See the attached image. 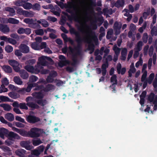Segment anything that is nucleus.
<instances>
[{
	"label": "nucleus",
	"mask_w": 157,
	"mask_h": 157,
	"mask_svg": "<svg viewBox=\"0 0 157 157\" xmlns=\"http://www.w3.org/2000/svg\"><path fill=\"white\" fill-rule=\"evenodd\" d=\"M151 34L152 36L157 35V24L156 26H154L151 29Z\"/></svg>",
	"instance_id": "32"
},
{
	"label": "nucleus",
	"mask_w": 157,
	"mask_h": 157,
	"mask_svg": "<svg viewBox=\"0 0 157 157\" xmlns=\"http://www.w3.org/2000/svg\"><path fill=\"white\" fill-rule=\"evenodd\" d=\"M70 32L71 34H74L75 36V40L77 42L78 44L77 46L75 47V49L77 51L78 53L79 54L80 52L81 44L82 43L83 38L81 36L79 33L76 31L74 28L71 29Z\"/></svg>",
	"instance_id": "2"
},
{
	"label": "nucleus",
	"mask_w": 157,
	"mask_h": 157,
	"mask_svg": "<svg viewBox=\"0 0 157 157\" xmlns=\"http://www.w3.org/2000/svg\"><path fill=\"white\" fill-rule=\"evenodd\" d=\"M14 123L16 127L18 128H23L25 126L24 124L18 122H14Z\"/></svg>",
	"instance_id": "55"
},
{
	"label": "nucleus",
	"mask_w": 157,
	"mask_h": 157,
	"mask_svg": "<svg viewBox=\"0 0 157 157\" xmlns=\"http://www.w3.org/2000/svg\"><path fill=\"white\" fill-rule=\"evenodd\" d=\"M147 75V71L146 70H145L141 78V81L142 82H144L146 79V77Z\"/></svg>",
	"instance_id": "49"
},
{
	"label": "nucleus",
	"mask_w": 157,
	"mask_h": 157,
	"mask_svg": "<svg viewBox=\"0 0 157 157\" xmlns=\"http://www.w3.org/2000/svg\"><path fill=\"white\" fill-rule=\"evenodd\" d=\"M18 72L20 76L22 79H26L29 77V74L25 70L20 69Z\"/></svg>",
	"instance_id": "14"
},
{
	"label": "nucleus",
	"mask_w": 157,
	"mask_h": 157,
	"mask_svg": "<svg viewBox=\"0 0 157 157\" xmlns=\"http://www.w3.org/2000/svg\"><path fill=\"white\" fill-rule=\"evenodd\" d=\"M124 0H117L115 3L114 6L116 7L119 8L123 7L124 6Z\"/></svg>",
	"instance_id": "24"
},
{
	"label": "nucleus",
	"mask_w": 157,
	"mask_h": 157,
	"mask_svg": "<svg viewBox=\"0 0 157 157\" xmlns=\"http://www.w3.org/2000/svg\"><path fill=\"white\" fill-rule=\"evenodd\" d=\"M122 27V24L121 22H118L116 21L115 22L113 25V29L115 31V34L117 35L119 34L120 32V29Z\"/></svg>",
	"instance_id": "8"
},
{
	"label": "nucleus",
	"mask_w": 157,
	"mask_h": 157,
	"mask_svg": "<svg viewBox=\"0 0 157 157\" xmlns=\"http://www.w3.org/2000/svg\"><path fill=\"white\" fill-rule=\"evenodd\" d=\"M63 13L67 16L69 20H74L75 21H77L79 19V17L77 14H72L71 16L69 15L67 13L63 12Z\"/></svg>",
	"instance_id": "11"
},
{
	"label": "nucleus",
	"mask_w": 157,
	"mask_h": 157,
	"mask_svg": "<svg viewBox=\"0 0 157 157\" xmlns=\"http://www.w3.org/2000/svg\"><path fill=\"white\" fill-rule=\"evenodd\" d=\"M36 102L39 105L43 106L46 104L47 101L46 99H40L36 101Z\"/></svg>",
	"instance_id": "28"
},
{
	"label": "nucleus",
	"mask_w": 157,
	"mask_h": 157,
	"mask_svg": "<svg viewBox=\"0 0 157 157\" xmlns=\"http://www.w3.org/2000/svg\"><path fill=\"white\" fill-rule=\"evenodd\" d=\"M55 89V86L52 84H48L44 87L43 90L44 92H48L51 91Z\"/></svg>",
	"instance_id": "19"
},
{
	"label": "nucleus",
	"mask_w": 157,
	"mask_h": 157,
	"mask_svg": "<svg viewBox=\"0 0 157 157\" xmlns=\"http://www.w3.org/2000/svg\"><path fill=\"white\" fill-rule=\"evenodd\" d=\"M121 63H119L117 66V72L118 74H121L122 75H124L126 71V68L125 67L121 68Z\"/></svg>",
	"instance_id": "13"
},
{
	"label": "nucleus",
	"mask_w": 157,
	"mask_h": 157,
	"mask_svg": "<svg viewBox=\"0 0 157 157\" xmlns=\"http://www.w3.org/2000/svg\"><path fill=\"white\" fill-rule=\"evenodd\" d=\"M41 21H42L41 25L43 26V27H47L49 26V23L45 20L44 19H41Z\"/></svg>",
	"instance_id": "56"
},
{
	"label": "nucleus",
	"mask_w": 157,
	"mask_h": 157,
	"mask_svg": "<svg viewBox=\"0 0 157 157\" xmlns=\"http://www.w3.org/2000/svg\"><path fill=\"white\" fill-rule=\"evenodd\" d=\"M113 50H114L116 55H118L120 52V49L117 47L116 45H114L113 48Z\"/></svg>",
	"instance_id": "46"
},
{
	"label": "nucleus",
	"mask_w": 157,
	"mask_h": 157,
	"mask_svg": "<svg viewBox=\"0 0 157 157\" xmlns=\"http://www.w3.org/2000/svg\"><path fill=\"white\" fill-rule=\"evenodd\" d=\"M1 40L5 41L7 43H8L13 45H15L17 44V41L14 39L10 38V37H7L5 36H2L0 38Z\"/></svg>",
	"instance_id": "9"
},
{
	"label": "nucleus",
	"mask_w": 157,
	"mask_h": 157,
	"mask_svg": "<svg viewBox=\"0 0 157 157\" xmlns=\"http://www.w3.org/2000/svg\"><path fill=\"white\" fill-rule=\"evenodd\" d=\"M19 133L22 136L26 137H29V131H27L23 130H21Z\"/></svg>",
	"instance_id": "38"
},
{
	"label": "nucleus",
	"mask_w": 157,
	"mask_h": 157,
	"mask_svg": "<svg viewBox=\"0 0 157 157\" xmlns=\"http://www.w3.org/2000/svg\"><path fill=\"white\" fill-rule=\"evenodd\" d=\"M1 102H12L13 101L10 99L9 97L4 96H1Z\"/></svg>",
	"instance_id": "31"
},
{
	"label": "nucleus",
	"mask_w": 157,
	"mask_h": 157,
	"mask_svg": "<svg viewBox=\"0 0 157 157\" xmlns=\"http://www.w3.org/2000/svg\"><path fill=\"white\" fill-rule=\"evenodd\" d=\"M46 81L48 83H52L54 82V79L53 78L49 75L47 76L46 79Z\"/></svg>",
	"instance_id": "57"
},
{
	"label": "nucleus",
	"mask_w": 157,
	"mask_h": 157,
	"mask_svg": "<svg viewBox=\"0 0 157 157\" xmlns=\"http://www.w3.org/2000/svg\"><path fill=\"white\" fill-rule=\"evenodd\" d=\"M73 3L71 2H68L67 4L65 3L64 8H68L72 9L73 8Z\"/></svg>",
	"instance_id": "52"
},
{
	"label": "nucleus",
	"mask_w": 157,
	"mask_h": 157,
	"mask_svg": "<svg viewBox=\"0 0 157 157\" xmlns=\"http://www.w3.org/2000/svg\"><path fill=\"white\" fill-rule=\"evenodd\" d=\"M20 145L22 147L25 148L27 150H29L31 149L28 141H21L20 143Z\"/></svg>",
	"instance_id": "20"
},
{
	"label": "nucleus",
	"mask_w": 157,
	"mask_h": 157,
	"mask_svg": "<svg viewBox=\"0 0 157 157\" xmlns=\"http://www.w3.org/2000/svg\"><path fill=\"white\" fill-rule=\"evenodd\" d=\"M38 79V77L32 75L29 78V80L31 82L36 81Z\"/></svg>",
	"instance_id": "59"
},
{
	"label": "nucleus",
	"mask_w": 157,
	"mask_h": 157,
	"mask_svg": "<svg viewBox=\"0 0 157 157\" xmlns=\"http://www.w3.org/2000/svg\"><path fill=\"white\" fill-rule=\"evenodd\" d=\"M15 120L17 121H18L22 123L25 124H26V122L25 121L24 119L18 116H17L15 117Z\"/></svg>",
	"instance_id": "51"
},
{
	"label": "nucleus",
	"mask_w": 157,
	"mask_h": 157,
	"mask_svg": "<svg viewBox=\"0 0 157 157\" xmlns=\"http://www.w3.org/2000/svg\"><path fill=\"white\" fill-rule=\"evenodd\" d=\"M36 70L37 73L40 72L41 74L43 75L48 74L49 72V70L47 69H42L40 70L36 68Z\"/></svg>",
	"instance_id": "37"
},
{
	"label": "nucleus",
	"mask_w": 157,
	"mask_h": 157,
	"mask_svg": "<svg viewBox=\"0 0 157 157\" xmlns=\"http://www.w3.org/2000/svg\"><path fill=\"white\" fill-rule=\"evenodd\" d=\"M0 106L2 107L5 111H10L11 109L10 105L6 104H0Z\"/></svg>",
	"instance_id": "27"
},
{
	"label": "nucleus",
	"mask_w": 157,
	"mask_h": 157,
	"mask_svg": "<svg viewBox=\"0 0 157 157\" xmlns=\"http://www.w3.org/2000/svg\"><path fill=\"white\" fill-rule=\"evenodd\" d=\"M8 136L9 140H7L5 142L6 144L8 146H10L13 143L10 140H12L13 139L17 140L20 139V136L17 134L12 131L9 133Z\"/></svg>",
	"instance_id": "3"
},
{
	"label": "nucleus",
	"mask_w": 157,
	"mask_h": 157,
	"mask_svg": "<svg viewBox=\"0 0 157 157\" xmlns=\"http://www.w3.org/2000/svg\"><path fill=\"white\" fill-rule=\"evenodd\" d=\"M2 86L5 87V86H7L9 84V81L7 78H2Z\"/></svg>",
	"instance_id": "36"
},
{
	"label": "nucleus",
	"mask_w": 157,
	"mask_h": 157,
	"mask_svg": "<svg viewBox=\"0 0 157 157\" xmlns=\"http://www.w3.org/2000/svg\"><path fill=\"white\" fill-rule=\"evenodd\" d=\"M46 59L50 62H54L53 60L50 57L47 56H41L38 59L39 63L38 64H40L43 66H46L48 62L45 59Z\"/></svg>",
	"instance_id": "5"
},
{
	"label": "nucleus",
	"mask_w": 157,
	"mask_h": 157,
	"mask_svg": "<svg viewBox=\"0 0 157 157\" xmlns=\"http://www.w3.org/2000/svg\"><path fill=\"white\" fill-rule=\"evenodd\" d=\"M27 105L25 103H20L19 108L21 109L27 110L28 109V108Z\"/></svg>",
	"instance_id": "42"
},
{
	"label": "nucleus",
	"mask_w": 157,
	"mask_h": 157,
	"mask_svg": "<svg viewBox=\"0 0 157 157\" xmlns=\"http://www.w3.org/2000/svg\"><path fill=\"white\" fill-rule=\"evenodd\" d=\"M72 62L70 63V64L72 66L75 67L78 63V60L77 58L75 56H73L72 59Z\"/></svg>",
	"instance_id": "41"
},
{
	"label": "nucleus",
	"mask_w": 157,
	"mask_h": 157,
	"mask_svg": "<svg viewBox=\"0 0 157 157\" xmlns=\"http://www.w3.org/2000/svg\"><path fill=\"white\" fill-rule=\"evenodd\" d=\"M35 32L36 34L38 35L42 36L44 34V32L42 29L35 30Z\"/></svg>",
	"instance_id": "50"
},
{
	"label": "nucleus",
	"mask_w": 157,
	"mask_h": 157,
	"mask_svg": "<svg viewBox=\"0 0 157 157\" xmlns=\"http://www.w3.org/2000/svg\"><path fill=\"white\" fill-rule=\"evenodd\" d=\"M148 37L147 33H144L142 38L143 41L144 43L146 44L147 42Z\"/></svg>",
	"instance_id": "47"
},
{
	"label": "nucleus",
	"mask_w": 157,
	"mask_h": 157,
	"mask_svg": "<svg viewBox=\"0 0 157 157\" xmlns=\"http://www.w3.org/2000/svg\"><path fill=\"white\" fill-rule=\"evenodd\" d=\"M33 21L34 20L32 18H26L24 20V22L26 24H28L29 26H30Z\"/></svg>",
	"instance_id": "44"
},
{
	"label": "nucleus",
	"mask_w": 157,
	"mask_h": 157,
	"mask_svg": "<svg viewBox=\"0 0 157 157\" xmlns=\"http://www.w3.org/2000/svg\"><path fill=\"white\" fill-rule=\"evenodd\" d=\"M13 81L17 85H21L23 83L22 81L19 76H14L13 78Z\"/></svg>",
	"instance_id": "29"
},
{
	"label": "nucleus",
	"mask_w": 157,
	"mask_h": 157,
	"mask_svg": "<svg viewBox=\"0 0 157 157\" xmlns=\"http://www.w3.org/2000/svg\"><path fill=\"white\" fill-rule=\"evenodd\" d=\"M13 50V47L10 45H8L5 47V50L8 53L11 52Z\"/></svg>",
	"instance_id": "48"
},
{
	"label": "nucleus",
	"mask_w": 157,
	"mask_h": 157,
	"mask_svg": "<svg viewBox=\"0 0 157 157\" xmlns=\"http://www.w3.org/2000/svg\"><path fill=\"white\" fill-rule=\"evenodd\" d=\"M23 16L25 17H32L34 15L33 12L32 11L25 10Z\"/></svg>",
	"instance_id": "35"
},
{
	"label": "nucleus",
	"mask_w": 157,
	"mask_h": 157,
	"mask_svg": "<svg viewBox=\"0 0 157 157\" xmlns=\"http://www.w3.org/2000/svg\"><path fill=\"white\" fill-rule=\"evenodd\" d=\"M32 8L34 10L39 11L40 9V5L37 3H36L32 5Z\"/></svg>",
	"instance_id": "40"
},
{
	"label": "nucleus",
	"mask_w": 157,
	"mask_h": 157,
	"mask_svg": "<svg viewBox=\"0 0 157 157\" xmlns=\"http://www.w3.org/2000/svg\"><path fill=\"white\" fill-rule=\"evenodd\" d=\"M2 70L6 73L10 74L12 72V69L11 67L8 65H4L1 66Z\"/></svg>",
	"instance_id": "15"
},
{
	"label": "nucleus",
	"mask_w": 157,
	"mask_h": 157,
	"mask_svg": "<svg viewBox=\"0 0 157 157\" xmlns=\"http://www.w3.org/2000/svg\"><path fill=\"white\" fill-rule=\"evenodd\" d=\"M22 7L25 9L29 10L32 8V4L30 2H26L23 4Z\"/></svg>",
	"instance_id": "34"
},
{
	"label": "nucleus",
	"mask_w": 157,
	"mask_h": 157,
	"mask_svg": "<svg viewBox=\"0 0 157 157\" xmlns=\"http://www.w3.org/2000/svg\"><path fill=\"white\" fill-rule=\"evenodd\" d=\"M20 47V50L23 53H28L29 51V47L26 44H21Z\"/></svg>",
	"instance_id": "16"
},
{
	"label": "nucleus",
	"mask_w": 157,
	"mask_h": 157,
	"mask_svg": "<svg viewBox=\"0 0 157 157\" xmlns=\"http://www.w3.org/2000/svg\"><path fill=\"white\" fill-rule=\"evenodd\" d=\"M24 68L29 72L32 73H34L35 72H37L36 69H35L33 66H32L27 65L25 66Z\"/></svg>",
	"instance_id": "23"
},
{
	"label": "nucleus",
	"mask_w": 157,
	"mask_h": 157,
	"mask_svg": "<svg viewBox=\"0 0 157 157\" xmlns=\"http://www.w3.org/2000/svg\"><path fill=\"white\" fill-rule=\"evenodd\" d=\"M6 117L9 121H12L14 120V117L13 115L11 113H7L6 115Z\"/></svg>",
	"instance_id": "30"
},
{
	"label": "nucleus",
	"mask_w": 157,
	"mask_h": 157,
	"mask_svg": "<svg viewBox=\"0 0 157 157\" xmlns=\"http://www.w3.org/2000/svg\"><path fill=\"white\" fill-rule=\"evenodd\" d=\"M25 10L19 8L17 10V13L19 15H24Z\"/></svg>",
	"instance_id": "60"
},
{
	"label": "nucleus",
	"mask_w": 157,
	"mask_h": 157,
	"mask_svg": "<svg viewBox=\"0 0 157 157\" xmlns=\"http://www.w3.org/2000/svg\"><path fill=\"white\" fill-rule=\"evenodd\" d=\"M14 4L17 6H23V2L20 0H17L14 2Z\"/></svg>",
	"instance_id": "62"
},
{
	"label": "nucleus",
	"mask_w": 157,
	"mask_h": 157,
	"mask_svg": "<svg viewBox=\"0 0 157 157\" xmlns=\"http://www.w3.org/2000/svg\"><path fill=\"white\" fill-rule=\"evenodd\" d=\"M32 95L34 98L38 99H43L44 97V94L41 91L38 92H34L32 93Z\"/></svg>",
	"instance_id": "12"
},
{
	"label": "nucleus",
	"mask_w": 157,
	"mask_h": 157,
	"mask_svg": "<svg viewBox=\"0 0 157 157\" xmlns=\"http://www.w3.org/2000/svg\"><path fill=\"white\" fill-rule=\"evenodd\" d=\"M117 76L115 75H113L110 78V82H113L114 84H117Z\"/></svg>",
	"instance_id": "43"
},
{
	"label": "nucleus",
	"mask_w": 157,
	"mask_h": 157,
	"mask_svg": "<svg viewBox=\"0 0 157 157\" xmlns=\"http://www.w3.org/2000/svg\"><path fill=\"white\" fill-rule=\"evenodd\" d=\"M150 12L149 10H147V12H144L143 13V17L145 19H147V16L150 15Z\"/></svg>",
	"instance_id": "63"
},
{
	"label": "nucleus",
	"mask_w": 157,
	"mask_h": 157,
	"mask_svg": "<svg viewBox=\"0 0 157 157\" xmlns=\"http://www.w3.org/2000/svg\"><path fill=\"white\" fill-rule=\"evenodd\" d=\"M8 63L13 67L16 72H18L20 69L19 67V63L17 61L13 59H9L8 61Z\"/></svg>",
	"instance_id": "6"
},
{
	"label": "nucleus",
	"mask_w": 157,
	"mask_h": 157,
	"mask_svg": "<svg viewBox=\"0 0 157 157\" xmlns=\"http://www.w3.org/2000/svg\"><path fill=\"white\" fill-rule=\"evenodd\" d=\"M8 21L10 23L14 24H18L19 22L18 20L14 18L11 17L8 18Z\"/></svg>",
	"instance_id": "33"
},
{
	"label": "nucleus",
	"mask_w": 157,
	"mask_h": 157,
	"mask_svg": "<svg viewBox=\"0 0 157 157\" xmlns=\"http://www.w3.org/2000/svg\"><path fill=\"white\" fill-rule=\"evenodd\" d=\"M27 121L29 123L33 124L40 121V118L32 115H29L26 117Z\"/></svg>",
	"instance_id": "7"
},
{
	"label": "nucleus",
	"mask_w": 157,
	"mask_h": 157,
	"mask_svg": "<svg viewBox=\"0 0 157 157\" xmlns=\"http://www.w3.org/2000/svg\"><path fill=\"white\" fill-rule=\"evenodd\" d=\"M55 2L60 6L61 9H63L64 8L65 4L62 2L56 1Z\"/></svg>",
	"instance_id": "58"
},
{
	"label": "nucleus",
	"mask_w": 157,
	"mask_h": 157,
	"mask_svg": "<svg viewBox=\"0 0 157 157\" xmlns=\"http://www.w3.org/2000/svg\"><path fill=\"white\" fill-rule=\"evenodd\" d=\"M130 69L128 71L132 73H134L136 71V69L134 67V63H132L131 64L130 66Z\"/></svg>",
	"instance_id": "53"
},
{
	"label": "nucleus",
	"mask_w": 157,
	"mask_h": 157,
	"mask_svg": "<svg viewBox=\"0 0 157 157\" xmlns=\"http://www.w3.org/2000/svg\"><path fill=\"white\" fill-rule=\"evenodd\" d=\"M26 151L23 149H19L15 151L16 155L20 157H25Z\"/></svg>",
	"instance_id": "22"
},
{
	"label": "nucleus",
	"mask_w": 157,
	"mask_h": 157,
	"mask_svg": "<svg viewBox=\"0 0 157 157\" xmlns=\"http://www.w3.org/2000/svg\"><path fill=\"white\" fill-rule=\"evenodd\" d=\"M42 142L40 139L33 140V144L34 146H37L41 144Z\"/></svg>",
	"instance_id": "45"
},
{
	"label": "nucleus",
	"mask_w": 157,
	"mask_h": 157,
	"mask_svg": "<svg viewBox=\"0 0 157 157\" xmlns=\"http://www.w3.org/2000/svg\"><path fill=\"white\" fill-rule=\"evenodd\" d=\"M42 82V81L39 80L36 83H32V84L33 85V87H35L34 90H40L42 89L44 87L42 85H38V83H40Z\"/></svg>",
	"instance_id": "18"
},
{
	"label": "nucleus",
	"mask_w": 157,
	"mask_h": 157,
	"mask_svg": "<svg viewBox=\"0 0 157 157\" xmlns=\"http://www.w3.org/2000/svg\"><path fill=\"white\" fill-rule=\"evenodd\" d=\"M47 20L48 21H51L54 22L57 21V19L55 17L51 16H48L47 18Z\"/></svg>",
	"instance_id": "61"
},
{
	"label": "nucleus",
	"mask_w": 157,
	"mask_h": 157,
	"mask_svg": "<svg viewBox=\"0 0 157 157\" xmlns=\"http://www.w3.org/2000/svg\"><path fill=\"white\" fill-rule=\"evenodd\" d=\"M41 130L40 129L36 127L32 128L29 131V137L32 138L40 137Z\"/></svg>",
	"instance_id": "4"
},
{
	"label": "nucleus",
	"mask_w": 157,
	"mask_h": 157,
	"mask_svg": "<svg viewBox=\"0 0 157 157\" xmlns=\"http://www.w3.org/2000/svg\"><path fill=\"white\" fill-rule=\"evenodd\" d=\"M5 10L6 11L10 13V16H13L15 14V11L12 7H7L6 8Z\"/></svg>",
	"instance_id": "25"
},
{
	"label": "nucleus",
	"mask_w": 157,
	"mask_h": 157,
	"mask_svg": "<svg viewBox=\"0 0 157 157\" xmlns=\"http://www.w3.org/2000/svg\"><path fill=\"white\" fill-rule=\"evenodd\" d=\"M40 153L37 149H35L32 151V155L36 156H39Z\"/></svg>",
	"instance_id": "64"
},
{
	"label": "nucleus",
	"mask_w": 157,
	"mask_h": 157,
	"mask_svg": "<svg viewBox=\"0 0 157 157\" xmlns=\"http://www.w3.org/2000/svg\"><path fill=\"white\" fill-rule=\"evenodd\" d=\"M29 26L33 29L40 28L41 27V26L39 24L37 23L34 22V21Z\"/></svg>",
	"instance_id": "39"
},
{
	"label": "nucleus",
	"mask_w": 157,
	"mask_h": 157,
	"mask_svg": "<svg viewBox=\"0 0 157 157\" xmlns=\"http://www.w3.org/2000/svg\"><path fill=\"white\" fill-rule=\"evenodd\" d=\"M33 84L32 83H30L28 85L27 88L25 89V91L27 92H29L31 90L32 88L33 87Z\"/></svg>",
	"instance_id": "54"
},
{
	"label": "nucleus",
	"mask_w": 157,
	"mask_h": 157,
	"mask_svg": "<svg viewBox=\"0 0 157 157\" xmlns=\"http://www.w3.org/2000/svg\"><path fill=\"white\" fill-rule=\"evenodd\" d=\"M8 130L4 128H0V137L3 139L4 137V136L8 135L9 134Z\"/></svg>",
	"instance_id": "21"
},
{
	"label": "nucleus",
	"mask_w": 157,
	"mask_h": 157,
	"mask_svg": "<svg viewBox=\"0 0 157 157\" xmlns=\"http://www.w3.org/2000/svg\"><path fill=\"white\" fill-rule=\"evenodd\" d=\"M27 105L29 107L32 108V110H33L35 109H39L40 106L37 104L33 102H30L26 103Z\"/></svg>",
	"instance_id": "17"
},
{
	"label": "nucleus",
	"mask_w": 157,
	"mask_h": 157,
	"mask_svg": "<svg viewBox=\"0 0 157 157\" xmlns=\"http://www.w3.org/2000/svg\"><path fill=\"white\" fill-rule=\"evenodd\" d=\"M87 34L89 37L83 38L82 43L84 42L88 44V50H93L95 49V45L93 41H94L96 45L98 44V39L94 32L90 31V32H87Z\"/></svg>",
	"instance_id": "1"
},
{
	"label": "nucleus",
	"mask_w": 157,
	"mask_h": 157,
	"mask_svg": "<svg viewBox=\"0 0 157 157\" xmlns=\"http://www.w3.org/2000/svg\"><path fill=\"white\" fill-rule=\"evenodd\" d=\"M70 62L68 60H63L60 61L58 63V66L59 67H62L64 66H66L67 64L70 65Z\"/></svg>",
	"instance_id": "26"
},
{
	"label": "nucleus",
	"mask_w": 157,
	"mask_h": 157,
	"mask_svg": "<svg viewBox=\"0 0 157 157\" xmlns=\"http://www.w3.org/2000/svg\"><path fill=\"white\" fill-rule=\"evenodd\" d=\"M9 27L7 25L0 23V31L6 34L10 32Z\"/></svg>",
	"instance_id": "10"
}]
</instances>
